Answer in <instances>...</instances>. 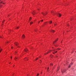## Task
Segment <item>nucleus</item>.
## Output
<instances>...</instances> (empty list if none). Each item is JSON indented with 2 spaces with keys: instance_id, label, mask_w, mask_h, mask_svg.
I'll return each instance as SVG.
<instances>
[{
  "instance_id": "nucleus-1",
  "label": "nucleus",
  "mask_w": 76,
  "mask_h": 76,
  "mask_svg": "<svg viewBox=\"0 0 76 76\" xmlns=\"http://www.w3.org/2000/svg\"><path fill=\"white\" fill-rule=\"evenodd\" d=\"M5 0H0V7H2V4H4V3L3 2Z\"/></svg>"
},
{
  "instance_id": "nucleus-2",
  "label": "nucleus",
  "mask_w": 76,
  "mask_h": 76,
  "mask_svg": "<svg viewBox=\"0 0 76 76\" xmlns=\"http://www.w3.org/2000/svg\"><path fill=\"white\" fill-rule=\"evenodd\" d=\"M57 49H54L53 50V53L54 54V53H56L57 52V51L56 50Z\"/></svg>"
},
{
  "instance_id": "nucleus-3",
  "label": "nucleus",
  "mask_w": 76,
  "mask_h": 76,
  "mask_svg": "<svg viewBox=\"0 0 76 76\" xmlns=\"http://www.w3.org/2000/svg\"><path fill=\"white\" fill-rule=\"evenodd\" d=\"M66 71V70L65 69H61V72L62 73H64Z\"/></svg>"
},
{
  "instance_id": "nucleus-4",
  "label": "nucleus",
  "mask_w": 76,
  "mask_h": 76,
  "mask_svg": "<svg viewBox=\"0 0 76 76\" xmlns=\"http://www.w3.org/2000/svg\"><path fill=\"white\" fill-rule=\"evenodd\" d=\"M52 51V50H50L49 51H48V52L46 53L45 54V55H46V54H48V53H50L51 52V51Z\"/></svg>"
},
{
  "instance_id": "nucleus-5",
  "label": "nucleus",
  "mask_w": 76,
  "mask_h": 76,
  "mask_svg": "<svg viewBox=\"0 0 76 76\" xmlns=\"http://www.w3.org/2000/svg\"><path fill=\"white\" fill-rule=\"evenodd\" d=\"M57 15L59 17H61V15L59 13H58L57 14Z\"/></svg>"
},
{
  "instance_id": "nucleus-6",
  "label": "nucleus",
  "mask_w": 76,
  "mask_h": 76,
  "mask_svg": "<svg viewBox=\"0 0 76 76\" xmlns=\"http://www.w3.org/2000/svg\"><path fill=\"white\" fill-rule=\"evenodd\" d=\"M47 12H46V14L45 13H43V12H42V15H44V16H45V15H47Z\"/></svg>"
},
{
  "instance_id": "nucleus-7",
  "label": "nucleus",
  "mask_w": 76,
  "mask_h": 76,
  "mask_svg": "<svg viewBox=\"0 0 76 76\" xmlns=\"http://www.w3.org/2000/svg\"><path fill=\"white\" fill-rule=\"evenodd\" d=\"M15 45L16 46H17V47H18V46H17L18 45V43L17 42H15Z\"/></svg>"
},
{
  "instance_id": "nucleus-8",
  "label": "nucleus",
  "mask_w": 76,
  "mask_h": 76,
  "mask_svg": "<svg viewBox=\"0 0 76 76\" xmlns=\"http://www.w3.org/2000/svg\"><path fill=\"white\" fill-rule=\"evenodd\" d=\"M72 64H73L72 63H71L68 67L69 68H70V67H71V65H72Z\"/></svg>"
},
{
  "instance_id": "nucleus-9",
  "label": "nucleus",
  "mask_w": 76,
  "mask_h": 76,
  "mask_svg": "<svg viewBox=\"0 0 76 76\" xmlns=\"http://www.w3.org/2000/svg\"><path fill=\"white\" fill-rule=\"evenodd\" d=\"M24 51L25 52H27V51H28V49L27 48H26L24 50Z\"/></svg>"
},
{
  "instance_id": "nucleus-10",
  "label": "nucleus",
  "mask_w": 76,
  "mask_h": 76,
  "mask_svg": "<svg viewBox=\"0 0 76 76\" xmlns=\"http://www.w3.org/2000/svg\"><path fill=\"white\" fill-rule=\"evenodd\" d=\"M24 60H28V58H24Z\"/></svg>"
},
{
  "instance_id": "nucleus-11",
  "label": "nucleus",
  "mask_w": 76,
  "mask_h": 76,
  "mask_svg": "<svg viewBox=\"0 0 76 76\" xmlns=\"http://www.w3.org/2000/svg\"><path fill=\"white\" fill-rule=\"evenodd\" d=\"M60 69V66H58L57 68V72H58L59 70V69Z\"/></svg>"
},
{
  "instance_id": "nucleus-12",
  "label": "nucleus",
  "mask_w": 76,
  "mask_h": 76,
  "mask_svg": "<svg viewBox=\"0 0 76 76\" xmlns=\"http://www.w3.org/2000/svg\"><path fill=\"white\" fill-rule=\"evenodd\" d=\"M32 14L33 15H35V11H34L32 13Z\"/></svg>"
},
{
  "instance_id": "nucleus-13",
  "label": "nucleus",
  "mask_w": 76,
  "mask_h": 76,
  "mask_svg": "<svg viewBox=\"0 0 76 76\" xmlns=\"http://www.w3.org/2000/svg\"><path fill=\"white\" fill-rule=\"evenodd\" d=\"M58 40V39H56V40H55L54 42H53V44H54V43H55V42H56V41H57V40Z\"/></svg>"
},
{
  "instance_id": "nucleus-14",
  "label": "nucleus",
  "mask_w": 76,
  "mask_h": 76,
  "mask_svg": "<svg viewBox=\"0 0 76 76\" xmlns=\"http://www.w3.org/2000/svg\"><path fill=\"white\" fill-rule=\"evenodd\" d=\"M49 24H51L52 23V21H50L49 22Z\"/></svg>"
},
{
  "instance_id": "nucleus-15",
  "label": "nucleus",
  "mask_w": 76,
  "mask_h": 76,
  "mask_svg": "<svg viewBox=\"0 0 76 76\" xmlns=\"http://www.w3.org/2000/svg\"><path fill=\"white\" fill-rule=\"evenodd\" d=\"M25 37V35H24V34H23L22 37V38H24Z\"/></svg>"
},
{
  "instance_id": "nucleus-16",
  "label": "nucleus",
  "mask_w": 76,
  "mask_h": 76,
  "mask_svg": "<svg viewBox=\"0 0 76 76\" xmlns=\"http://www.w3.org/2000/svg\"><path fill=\"white\" fill-rule=\"evenodd\" d=\"M55 47H58V45L56 44L55 45Z\"/></svg>"
},
{
  "instance_id": "nucleus-17",
  "label": "nucleus",
  "mask_w": 76,
  "mask_h": 76,
  "mask_svg": "<svg viewBox=\"0 0 76 76\" xmlns=\"http://www.w3.org/2000/svg\"><path fill=\"white\" fill-rule=\"evenodd\" d=\"M50 66H53V64L52 63H51L50 64Z\"/></svg>"
},
{
  "instance_id": "nucleus-18",
  "label": "nucleus",
  "mask_w": 76,
  "mask_h": 76,
  "mask_svg": "<svg viewBox=\"0 0 76 76\" xmlns=\"http://www.w3.org/2000/svg\"><path fill=\"white\" fill-rule=\"evenodd\" d=\"M16 29H18L19 28V26H18L17 27L15 28Z\"/></svg>"
},
{
  "instance_id": "nucleus-19",
  "label": "nucleus",
  "mask_w": 76,
  "mask_h": 76,
  "mask_svg": "<svg viewBox=\"0 0 76 76\" xmlns=\"http://www.w3.org/2000/svg\"><path fill=\"white\" fill-rule=\"evenodd\" d=\"M55 31L53 30H51V32H54Z\"/></svg>"
},
{
  "instance_id": "nucleus-20",
  "label": "nucleus",
  "mask_w": 76,
  "mask_h": 76,
  "mask_svg": "<svg viewBox=\"0 0 76 76\" xmlns=\"http://www.w3.org/2000/svg\"><path fill=\"white\" fill-rule=\"evenodd\" d=\"M32 23H33V22H31L30 23V25H32Z\"/></svg>"
},
{
  "instance_id": "nucleus-21",
  "label": "nucleus",
  "mask_w": 76,
  "mask_h": 76,
  "mask_svg": "<svg viewBox=\"0 0 76 76\" xmlns=\"http://www.w3.org/2000/svg\"><path fill=\"white\" fill-rule=\"evenodd\" d=\"M48 23L47 22H45L44 23V25H47Z\"/></svg>"
},
{
  "instance_id": "nucleus-22",
  "label": "nucleus",
  "mask_w": 76,
  "mask_h": 76,
  "mask_svg": "<svg viewBox=\"0 0 76 76\" xmlns=\"http://www.w3.org/2000/svg\"><path fill=\"white\" fill-rule=\"evenodd\" d=\"M16 59H18V58H16V57H15V60H16Z\"/></svg>"
},
{
  "instance_id": "nucleus-23",
  "label": "nucleus",
  "mask_w": 76,
  "mask_h": 76,
  "mask_svg": "<svg viewBox=\"0 0 76 76\" xmlns=\"http://www.w3.org/2000/svg\"><path fill=\"white\" fill-rule=\"evenodd\" d=\"M49 72V71H50V70H49V67H48V69H47V71L48 72Z\"/></svg>"
},
{
  "instance_id": "nucleus-24",
  "label": "nucleus",
  "mask_w": 76,
  "mask_h": 76,
  "mask_svg": "<svg viewBox=\"0 0 76 76\" xmlns=\"http://www.w3.org/2000/svg\"><path fill=\"white\" fill-rule=\"evenodd\" d=\"M54 26H56V25H57V23H55L54 24Z\"/></svg>"
},
{
  "instance_id": "nucleus-25",
  "label": "nucleus",
  "mask_w": 76,
  "mask_h": 76,
  "mask_svg": "<svg viewBox=\"0 0 76 76\" xmlns=\"http://www.w3.org/2000/svg\"><path fill=\"white\" fill-rule=\"evenodd\" d=\"M1 51H2V49H1L0 48V52H1Z\"/></svg>"
},
{
  "instance_id": "nucleus-26",
  "label": "nucleus",
  "mask_w": 76,
  "mask_h": 76,
  "mask_svg": "<svg viewBox=\"0 0 76 76\" xmlns=\"http://www.w3.org/2000/svg\"><path fill=\"white\" fill-rule=\"evenodd\" d=\"M57 50H60V48H58Z\"/></svg>"
},
{
  "instance_id": "nucleus-27",
  "label": "nucleus",
  "mask_w": 76,
  "mask_h": 76,
  "mask_svg": "<svg viewBox=\"0 0 76 76\" xmlns=\"http://www.w3.org/2000/svg\"><path fill=\"white\" fill-rule=\"evenodd\" d=\"M4 21H5V20H4L3 21H2L3 23H4Z\"/></svg>"
},
{
  "instance_id": "nucleus-28",
  "label": "nucleus",
  "mask_w": 76,
  "mask_h": 76,
  "mask_svg": "<svg viewBox=\"0 0 76 76\" xmlns=\"http://www.w3.org/2000/svg\"><path fill=\"white\" fill-rule=\"evenodd\" d=\"M41 21H39L38 22V23H40V22H41Z\"/></svg>"
},
{
  "instance_id": "nucleus-29",
  "label": "nucleus",
  "mask_w": 76,
  "mask_h": 76,
  "mask_svg": "<svg viewBox=\"0 0 76 76\" xmlns=\"http://www.w3.org/2000/svg\"><path fill=\"white\" fill-rule=\"evenodd\" d=\"M16 53H17V51H15V54H16Z\"/></svg>"
},
{
  "instance_id": "nucleus-30",
  "label": "nucleus",
  "mask_w": 76,
  "mask_h": 76,
  "mask_svg": "<svg viewBox=\"0 0 76 76\" xmlns=\"http://www.w3.org/2000/svg\"><path fill=\"white\" fill-rule=\"evenodd\" d=\"M38 58H37L36 59V60H38Z\"/></svg>"
},
{
  "instance_id": "nucleus-31",
  "label": "nucleus",
  "mask_w": 76,
  "mask_h": 76,
  "mask_svg": "<svg viewBox=\"0 0 76 76\" xmlns=\"http://www.w3.org/2000/svg\"><path fill=\"white\" fill-rule=\"evenodd\" d=\"M11 15L10 14L8 16V17L9 18V16H10Z\"/></svg>"
},
{
  "instance_id": "nucleus-32",
  "label": "nucleus",
  "mask_w": 76,
  "mask_h": 76,
  "mask_svg": "<svg viewBox=\"0 0 76 76\" xmlns=\"http://www.w3.org/2000/svg\"><path fill=\"white\" fill-rule=\"evenodd\" d=\"M53 13V11H52L51 12V13Z\"/></svg>"
},
{
  "instance_id": "nucleus-33",
  "label": "nucleus",
  "mask_w": 76,
  "mask_h": 76,
  "mask_svg": "<svg viewBox=\"0 0 76 76\" xmlns=\"http://www.w3.org/2000/svg\"><path fill=\"white\" fill-rule=\"evenodd\" d=\"M39 76V74H38L37 76Z\"/></svg>"
},
{
  "instance_id": "nucleus-34",
  "label": "nucleus",
  "mask_w": 76,
  "mask_h": 76,
  "mask_svg": "<svg viewBox=\"0 0 76 76\" xmlns=\"http://www.w3.org/2000/svg\"><path fill=\"white\" fill-rule=\"evenodd\" d=\"M11 48L12 49V48H13V47H11Z\"/></svg>"
},
{
  "instance_id": "nucleus-35",
  "label": "nucleus",
  "mask_w": 76,
  "mask_h": 76,
  "mask_svg": "<svg viewBox=\"0 0 76 76\" xmlns=\"http://www.w3.org/2000/svg\"><path fill=\"white\" fill-rule=\"evenodd\" d=\"M31 17L29 19L30 20H31Z\"/></svg>"
},
{
  "instance_id": "nucleus-36",
  "label": "nucleus",
  "mask_w": 76,
  "mask_h": 76,
  "mask_svg": "<svg viewBox=\"0 0 76 76\" xmlns=\"http://www.w3.org/2000/svg\"><path fill=\"white\" fill-rule=\"evenodd\" d=\"M35 32H37V30H35Z\"/></svg>"
},
{
  "instance_id": "nucleus-37",
  "label": "nucleus",
  "mask_w": 76,
  "mask_h": 76,
  "mask_svg": "<svg viewBox=\"0 0 76 76\" xmlns=\"http://www.w3.org/2000/svg\"><path fill=\"white\" fill-rule=\"evenodd\" d=\"M0 38H3L2 37H0Z\"/></svg>"
},
{
  "instance_id": "nucleus-38",
  "label": "nucleus",
  "mask_w": 76,
  "mask_h": 76,
  "mask_svg": "<svg viewBox=\"0 0 76 76\" xmlns=\"http://www.w3.org/2000/svg\"><path fill=\"white\" fill-rule=\"evenodd\" d=\"M41 21H42V22H43V20H41Z\"/></svg>"
},
{
  "instance_id": "nucleus-39",
  "label": "nucleus",
  "mask_w": 76,
  "mask_h": 76,
  "mask_svg": "<svg viewBox=\"0 0 76 76\" xmlns=\"http://www.w3.org/2000/svg\"><path fill=\"white\" fill-rule=\"evenodd\" d=\"M12 57H11V58L12 59Z\"/></svg>"
},
{
  "instance_id": "nucleus-40",
  "label": "nucleus",
  "mask_w": 76,
  "mask_h": 76,
  "mask_svg": "<svg viewBox=\"0 0 76 76\" xmlns=\"http://www.w3.org/2000/svg\"><path fill=\"white\" fill-rule=\"evenodd\" d=\"M41 57V56H39V58H40Z\"/></svg>"
},
{
  "instance_id": "nucleus-41",
  "label": "nucleus",
  "mask_w": 76,
  "mask_h": 76,
  "mask_svg": "<svg viewBox=\"0 0 76 76\" xmlns=\"http://www.w3.org/2000/svg\"><path fill=\"white\" fill-rule=\"evenodd\" d=\"M45 69H47V67H45Z\"/></svg>"
},
{
  "instance_id": "nucleus-42",
  "label": "nucleus",
  "mask_w": 76,
  "mask_h": 76,
  "mask_svg": "<svg viewBox=\"0 0 76 76\" xmlns=\"http://www.w3.org/2000/svg\"><path fill=\"white\" fill-rule=\"evenodd\" d=\"M38 10H39V9H38Z\"/></svg>"
},
{
  "instance_id": "nucleus-43",
  "label": "nucleus",
  "mask_w": 76,
  "mask_h": 76,
  "mask_svg": "<svg viewBox=\"0 0 76 76\" xmlns=\"http://www.w3.org/2000/svg\"><path fill=\"white\" fill-rule=\"evenodd\" d=\"M67 64H68V63H67Z\"/></svg>"
},
{
  "instance_id": "nucleus-44",
  "label": "nucleus",
  "mask_w": 76,
  "mask_h": 76,
  "mask_svg": "<svg viewBox=\"0 0 76 76\" xmlns=\"http://www.w3.org/2000/svg\"><path fill=\"white\" fill-rule=\"evenodd\" d=\"M40 62H41V61H40Z\"/></svg>"
},
{
  "instance_id": "nucleus-45",
  "label": "nucleus",
  "mask_w": 76,
  "mask_h": 76,
  "mask_svg": "<svg viewBox=\"0 0 76 76\" xmlns=\"http://www.w3.org/2000/svg\"><path fill=\"white\" fill-rule=\"evenodd\" d=\"M66 63V64H67V62Z\"/></svg>"
},
{
  "instance_id": "nucleus-46",
  "label": "nucleus",
  "mask_w": 76,
  "mask_h": 76,
  "mask_svg": "<svg viewBox=\"0 0 76 76\" xmlns=\"http://www.w3.org/2000/svg\"><path fill=\"white\" fill-rule=\"evenodd\" d=\"M56 57H57V56H56Z\"/></svg>"
},
{
  "instance_id": "nucleus-47",
  "label": "nucleus",
  "mask_w": 76,
  "mask_h": 76,
  "mask_svg": "<svg viewBox=\"0 0 76 76\" xmlns=\"http://www.w3.org/2000/svg\"><path fill=\"white\" fill-rule=\"evenodd\" d=\"M2 25H3V24H2Z\"/></svg>"
}]
</instances>
